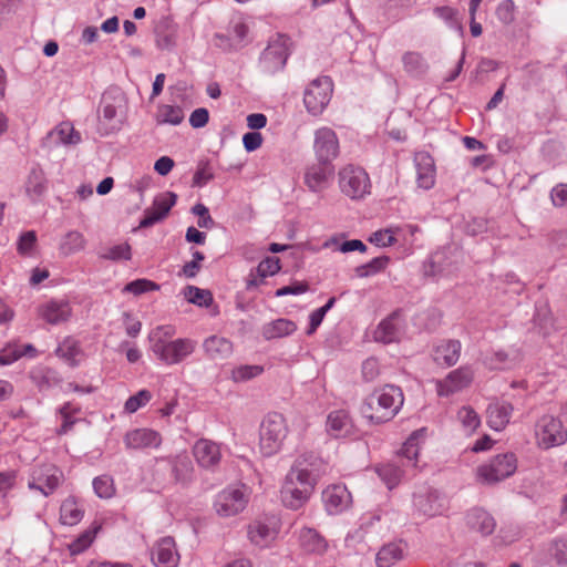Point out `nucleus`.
Wrapping results in <instances>:
<instances>
[{
	"label": "nucleus",
	"instance_id": "nucleus-62",
	"mask_svg": "<svg viewBox=\"0 0 567 567\" xmlns=\"http://www.w3.org/2000/svg\"><path fill=\"white\" fill-rule=\"evenodd\" d=\"M37 243L34 230L24 231L20 235L17 249L20 255H30Z\"/></svg>",
	"mask_w": 567,
	"mask_h": 567
},
{
	"label": "nucleus",
	"instance_id": "nucleus-52",
	"mask_svg": "<svg viewBox=\"0 0 567 567\" xmlns=\"http://www.w3.org/2000/svg\"><path fill=\"white\" fill-rule=\"evenodd\" d=\"M156 44L162 50H169L175 45V30L169 27L168 21H162L155 28Z\"/></svg>",
	"mask_w": 567,
	"mask_h": 567
},
{
	"label": "nucleus",
	"instance_id": "nucleus-50",
	"mask_svg": "<svg viewBox=\"0 0 567 567\" xmlns=\"http://www.w3.org/2000/svg\"><path fill=\"white\" fill-rule=\"evenodd\" d=\"M433 13L443 20L449 28L463 33V25L460 20V12L457 9L449 6L435 7L433 9Z\"/></svg>",
	"mask_w": 567,
	"mask_h": 567
},
{
	"label": "nucleus",
	"instance_id": "nucleus-32",
	"mask_svg": "<svg viewBox=\"0 0 567 567\" xmlns=\"http://www.w3.org/2000/svg\"><path fill=\"white\" fill-rule=\"evenodd\" d=\"M312 492L284 482L280 491L282 504L290 509H299L307 503Z\"/></svg>",
	"mask_w": 567,
	"mask_h": 567
},
{
	"label": "nucleus",
	"instance_id": "nucleus-12",
	"mask_svg": "<svg viewBox=\"0 0 567 567\" xmlns=\"http://www.w3.org/2000/svg\"><path fill=\"white\" fill-rule=\"evenodd\" d=\"M63 472L54 465H42L33 470L28 482L30 489L41 492L44 496L51 495L63 482Z\"/></svg>",
	"mask_w": 567,
	"mask_h": 567
},
{
	"label": "nucleus",
	"instance_id": "nucleus-19",
	"mask_svg": "<svg viewBox=\"0 0 567 567\" xmlns=\"http://www.w3.org/2000/svg\"><path fill=\"white\" fill-rule=\"evenodd\" d=\"M473 381V371L467 367L458 368L447 374L437 383V393L441 396H449L467 388Z\"/></svg>",
	"mask_w": 567,
	"mask_h": 567
},
{
	"label": "nucleus",
	"instance_id": "nucleus-1",
	"mask_svg": "<svg viewBox=\"0 0 567 567\" xmlns=\"http://www.w3.org/2000/svg\"><path fill=\"white\" fill-rule=\"evenodd\" d=\"M404 395L400 386L384 384L374 389L363 401L361 412L375 424L391 421L401 410Z\"/></svg>",
	"mask_w": 567,
	"mask_h": 567
},
{
	"label": "nucleus",
	"instance_id": "nucleus-3",
	"mask_svg": "<svg viewBox=\"0 0 567 567\" xmlns=\"http://www.w3.org/2000/svg\"><path fill=\"white\" fill-rule=\"evenodd\" d=\"M288 434V426L282 414L268 413L261 422L259 446L265 456L276 454L282 446Z\"/></svg>",
	"mask_w": 567,
	"mask_h": 567
},
{
	"label": "nucleus",
	"instance_id": "nucleus-61",
	"mask_svg": "<svg viewBox=\"0 0 567 567\" xmlns=\"http://www.w3.org/2000/svg\"><path fill=\"white\" fill-rule=\"evenodd\" d=\"M457 417L467 431H474L480 425L477 413L470 406H463L460 409Z\"/></svg>",
	"mask_w": 567,
	"mask_h": 567
},
{
	"label": "nucleus",
	"instance_id": "nucleus-23",
	"mask_svg": "<svg viewBox=\"0 0 567 567\" xmlns=\"http://www.w3.org/2000/svg\"><path fill=\"white\" fill-rule=\"evenodd\" d=\"M161 443V434L146 427L128 431L124 436V444L131 450L156 449Z\"/></svg>",
	"mask_w": 567,
	"mask_h": 567
},
{
	"label": "nucleus",
	"instance_id": "nucleus-56",
	"mask_svg": "<svg viewBox=\"0 0 567 567\" xmlns=\"http://www.w3.org/2000/svg\"><path fill=\"white\" fill-rule=\"evenodd\" d=\"M95 494L101 498H110L114 494L113 480L107 475H101L93 480Z\"/></svg>",
	"mask_w": 567,
	"mask_h": 567
},
{
	"label": "nucleus",
	"instance_id": "nucleus-17",
	"mask_svg": "<svg viewBox=\"0 0 567 567\" xmlns=\"http://www.w3.org/2000/svg\"><path fill=\"white\" fill-rule=\"evenodd\" d=\"M322 501L329 514H339L350 507L352 496L344 484H332L322 492Z\"/></svg>",
	"mask_w": 567,
	"mask_h": 567
},
{
	"label": "nucleus",
	"instance_id": "nucleus-33",
	"mask_svg": "<svg viewBox=\"0 0 567 567\" xmlns=\"http://www.w3.org/2000/svg\"><path fill=\"white\" fill-rule=\"evenodd\" d=\"M406 546L402 542H393L383 545L377 553L378 567H391L404 557Z\"/></svg>",
	"mask_w": 567,
	"mask_h": 567
},
{
	"label": "nucleus",
	"instance_id": "nucleus-35",
	"mask_svg": "<svg viewBox=\"0 0 567 567\" xmlns=\"http://www.w3.org/2000/svg\"><path fill=\"white\" fill-rule=\"evenodd\" d=\"M513 406L506 402H494L487 408V423L491 429L502 431L509 422Z\"/></svg>",
	"mask_w": 567,
	"mask_h": 567
},
{
	"label": "nucleus",
	"instance_id": "nucleus-20",
	"mask_svg": "<svg viewBox=\"0 0 567 567\" xmlns=\"http://www.w3.org/2000/svg\"><path fill=\"white\" fill-rule=\"evenodd\" d=\"M414 507L425 516H436L445 509L444 497L435 489H425L413 496Z\"/></svg>",
	"mask_w": 567,
	"mask_h": 567
},
{
	"label": "nucleus",
	"instance_id": "nucleus-28",
	"mask_svg": "<svg viewBox=\"0 0 567 567\" xmlns=\"http://www.w3.org/2000/svg\"><path fill=\"white\" fill-rule=\"evenodd\" d=\"M248 538L258 547H267L277 537L278 530L275 524L255 520L248 526Z\"/></svg>",
	"mask_w": 567,
	"mask_h": 567
},
{
	"label": "nucleus",
	"instance_id": "nucleus-29",
	"mask_svg": "<svg viewBox=\"0 0 567 567\" xmlns=\"http://www.w3.org/2000/svg\"><path fill=\"white\" fill-rule=\"evenodd\" d=\"M462 344L458 340H443L433 350V360L445 367L454 365L461 354Z\"/></svg>",
	"mask_w": 567,
	"mask_h": 567
},
{
	"label": "nucleus",
	"instance_id": "nucleus-22",
	"mask_svg": "<svg viewBox=\"0 0 567 567\" xmlns=\"http://www.w3.org/2000/svg\"><path fill=\"white\" fill-rule=\"evenodd\" d=\"M193 454L198 465L207 470L215 468L221 460L219 445L207 439L196 441L193 446Z\"/></svg>",
	"mask_w": 567,
	"mask_h": 567
},
{
	"label": "nucleus",
	"instance_id": "nucleus-10",
	"mask_svg": "<svg viewBox=\"0 0 567 567\" xmlns=\"http://www.w3.org/2000/svg\"><path fill=\"white\" fill-rule=\"evenodd\" d=\"M313 153L317 161L333 164L340 154V144L332 128L323 126L315 131Z\"/></svg>",
	"mask_w": 567,
	"mask_h": 567
},
{
	"label": "nucleus",
	"instance_id": "nucleus-13",
	"mask_svg": "<svg viewBox=\"0 0 567 567\" xmlns=\"http://www.w3.org/2000/svg\"><path fill=\"white\" fill-rule=\"evenodd\" d=\"M288 56L289 52L285 39L279 38L271 41L261 53L259 59L260 69L267 74L281 71L286 65Z\"/></svg>",
	"mask_w": 567,
	"mask_h": 567
},
{
	"label": "nucleus",
	"instance_id": "nucleus-40",
	"mask_svg": "<svg viewBox=\"0 0 567 567\" xmlns=\"http://www.w3.org/2000/svg\"><path fill=\"white\" fill-rule=\"evenodd\" d=\"M424 435V430L414 431L403 443L400 452H399V462L404 463L406 461V465L415 466L417 462V456L420 452L419 440Z\"/></svg>",
	"mask_w": 567,
	"mask_h": 567
},
{
	"label": "nucleus",
	"instance_id": "nucleus-46",
	"mask_svg": "<svg viewBox=\"0 0 567 567\" xmlns=\"http://www.w3.org/2000/svg\"><path fill=\"white\" fill-rule=\"evenodd\" d=\"M184 120V112L179 106L163 104L158 106L156 114L157 124L178 125Z\"/></svg>",
	"mask_w": 567,
	"mask_h": 567
},
{
	"label": "nucleus",
	"instance_id": "nucleus-21",
	"mask_svg": "<svg viewBox=\"0 0 567 567\" xmlns=\"http://www.w3.org/2000/svg\"><path fill=\"white\" fill-rule=\"evenodd\" d=\"M152 561L156 567H177L179 555L173 537L161 538L152 550Z\"/></svg>",
	"mask_w": 567,
	"mask_h": 567
},
{
	"label": "nucleus",
	"instance_id": "nucleus-63",
	"mask_svg": "<svg viewBox=\"0 0 567 567\" xmlns=\"http://www.w3.org/2000/svg\"><path fill=\"white\" fill-rule=\"evenodd\" d=\"M192 213L194 215L198 216V220H197L198 227L207 228V229H210L214 227L215 221L212 218V216L209 215L208 208L204 204L198 203V204L194 205L192 207Z\"/></svg>",
	"mask_w": 567,
	"mask_h": 567
},
{
	"label": "nucleus",
	"instance_id": "nucleus-25",
	"mask_svg": "<svg viewBox=\"0 0 567 567\" xmlns=\"http://www.w3.org/2000/svg\"><path fill=\"white\" fill-rule=\"evenodd\" d=\"M416 168V183L420 188L430 189L435 183L434 159L427 152H417L414 155Z\"/></svg>",
	"mask_w": 567,
	"mask_h": 567
},
{
	"label": "nucleus",
	"instance_id": "nucleus-30",
	"mask_svg": "<svg viewBox=\"0 0 567 567\" xmlns=\"http://www.w3.org/2000/svg\"><path fill=\"white\" fill-rule=\"evenodd\" d=\"M467 526L483 536L494 533L496 522L494 517L483 508H473L466 515Z\"/></svg>",
	"mask_w": 567,
	"mask_h": 567
},
{
	"label": "nucleus",
	"instance_id": "nucleus-31",
	"mask_svg": "<svg viewBox=\"0 0 567 567\" xmlns=\"http://www.w3.org/2000/svg\"><path fill=\"white\" fill-rule=\"evenodd\" d=\"M534 313V330L538 328V333L546 337L555 327V320L549 308L547 297H542L536 305Z\"/></svg>",
	"mask_w": 567,
	"mask_h": 567
},
{
	"label": "nucleus",
	"instance_id": "nucleus-49",
	"mask_svg": "<svg viewBox=\"0 0 567 567\" xmlns=\"http://www.w3.org/2000/svg\"><path fill=\"white\" fill-rule=\"evenodd\" d=\"M183 293L188 302L198 307L208 308L213 303V296L209 290L200 289L195 286H186Z\"/></svg>",
	"mask_w": 567,
	"mask_h": 567
},
{
	"label": "nucleus",
	"instance_id": "nucleus-57",
	"mask_svg": "<svg viewBox=\"0 0 567 567\" xmlns=\"http://www.w3.org/2000/svg\"><path fill=\"white\" fill-rule=\"evenodd\" d=\"M152 399V393L148 390H140L136 394L130 396L124 405L127 413H134L142 406L146 405Z\"/></svg>",
	"mask_w": 567,
	"mask_h": 567
},
{
	"label": "nucleus",
	"instance_id": "nucleus-41",
	"mask_svg": "<svg viewBox=\"0 0 567 567\" xmlns=\"http://www.w3.org/2000/svg\"><path fill=\"white\" fill-rule=\"evenodd\" d=\"M299 542L306 551L318 555L323 554L328 547L326 539L312 528H302L299 533Z\"/></svg>",
	"mask_w": 567,
	"mask_h": 567
},
{
	"label": "nucleus",
	"instance_id": "nucleus-16",
	"mask_svg": "<svg viewBox=\"0 0 567 567\" xmlns=\"http://www.w3.org/2000/svg\"><path fill=\"white\" fill-rule=\"evenodd\" d=\"M176 200L177 195L173 192H165L155 197L152 207L144 212L140 227L148 228L163 220L168 215L171 208L176 204Z\"/></svg>",
	"mask_w": 567,
	"mask_h": 567
},
{
	"label": "nucleus",
	"instance_id": "nucleus-37",
	"mask_svg": "<svg viewBox=\"0 0 567 567\" xmlns=\"http://www.w3.org/2000/svg\"><path fill=\"white\" fill-rule=\"evenodd\" d=\"M297 330V324L289 319L279 318L265 323L261 327V336L265 340L284 338L292 334Z\"/></svg>",
	"mask_w": 567,
	"mask_h": 567
},
{
	"label": "nucleus",
	"instance_id": "nucleus-39",
	"mask_svg": "<svg viewBox=\"0 0 567 567\" xmlns=\"http://www.w3.org/2000/svg\"><path fill=\"white\" fill-rule=\"evenodd\" d=\"M47 188V178L43 171L39 167H33L25 183L27 195L35 203L45 194Z\"/></svg>",
	"mask_w": 567,
	"mask_h": 567
},
{
	"label": "nucleus",
	"instance_id": "nucleus-4",
	"mask_svg": "<svg viewBox=\"0 0 567 567\" xmlns=\"http://www.w3.org/2000/svg\"><path fill=\"white\" fill-rule=\"evenodd\" d=\"M517 468V460L513 453L498 454L476 470L477 478L483 484H496L512 476Z\"/></svg>",
	"mask_w": 567,
	"mask_h": 567
},
{
	"label": "nucleus",
	"instance_id": "nucleus-5",
	"mask_svg": "<svg viewBox=\"0 0 567 567\" xmlns=\"http://www.w3.org/2000/svg\"><path fill=\"white\" fill-rule=\"evenodd\" d=\"M338 176L341 192L351 199H361L370 193V178L363 168L349 164Z\"/></svg>",
	"mask_w": 567,
	"mask_h": 567
},
{
	"label": "nucleus",
	"instance_id": "nucleus-15",
	"mask_svg": "<svg viewBox=\"0 0 567 567\" xmlns=\"http://www.w3.org/2000/svg\"><path fill=\"white\" fill-rule=\"evenodd\" d=\"M458 260V251L452 246H445L434 251L424 265L427 276L450 274Z\"/></svg>",
	"mask_w": 567,
	"mask_h": 567
},
{
	"label": "nucleus",
	"instance_id": "nucleus-36",
	"mask_svg": "<svg viewBox=\"0 0 567 567\" xmlns=\"http://www.w3.org/2000/svg\"><path fill=\"white\" fill-rule=\"evenodd\" d=\"M203 348L212 360H224L233 353V343L228 339L218 336L208 337L204 341Z\"/></svg>",
	"mask_w": 567,
	"mask_h": 567
},
{
	"label": "nucleus",
	"instance_id": "nucleus-58",
	"mask_svg": "<svg viewBox=\"0 0 567 567\" xmlns=\"http://www.w3.org/2000/svg\"><path fill=\"white\" fill-rule=\"evenodd\" d=\"M158 289H159V286L156 282L148 280V279H144V278L133 280L124 287V291L131 292L135 296H140L142 293L158 290Z\"/></svg>",
	"mask_w": 567,
	"mask_h": 567
},
{
	"label": "nucleus",
	"instance_id": "nucleus-60",
	"mask_svg": "<svg viewBox=\"0 0 567 567\" xmlns=\"http://www.w3.org/2000/svg\"><path fill=\"white\" fill-rule=\"evenodd\" d=\"M280 270V260L277 257H266L261 260L257 268L256 272L261 279L274 276Z\"/></svg>",
	"mask_w": 567,
	"mask_h": 567
},
{
	"label": "nucleus",
	"instance_id": "nucleus-27",
	"mask_svg": "<svg viewBox=\"0 0 567 567\" xmlns=\"http://www.w3.org/2000/svg\"><path fill=\"white\" fill-rule=\"evenodd\" d=\"M520 359L518 351L491 350L483 354V364L489 370H505L513 368Z\"/></svg>",
	"mask_w": 567,
	"mask_h": 567
},
{
	"label": "nucleus",
	"instance_id": "nucleus-44",
	"mask_svg": "<svg viewBox=\"0 0 567 567\" xmlns=\"http://www.w3.org/2000/svg\"><path fill=\"white\" fill-rule=\"evenodd\" d=\"M83 509L74 496L65 498L60 507V522L63 525H76L83 518Z\"/></svg>",
	"mask_w": 567,
	"mask_h": 567
},
{
	"label": "nucleus",
	"instance_id": "nucleus-43",
	"mask_svg": "<svg viewBox=\"0 0 567 567\" xmlns=\"http://www.w3.org/2000/svg\"><path fill=\"white\" fill-rule=\"evenodd\" d=\"M405 466V463H386L375 468L379 477L384 482L389 489L394 488L401 482Z\"/></svg>",
	"mask_w": 567,
	"mask_h": 567
},
{
	"label": "nucleus",
	"instance_id": "nucleus-59",
	"mask_svg": "<svg viewBox=\"0 0 567 567\" xmlns=\"http://www.w3.org/2000/svg\"><path fill=\"white\" fill-rule=\"evenodd\" d=\"M214 178L213 169L208 161H200L193 177V186L203 187Z\"/></svg>",
	"mask_w": 567,
	"mask_h": 567
},
{
	"label": "nucleus",
	"instance_id": "nucleus-9",
	"mask_svg": "<svg viewBox=\"0 0 567 567\" xmlns=\"http://www.w3.org/2000/svg\"><path fill=\"white\" fill-rule=\"evenodd\" d=\"M536 436L538 446L548 450L563 445L567 441V431L558 419L546 415L537 423Z\"/></svg>",
	"mask_w": 567,
	"mask_h": 567
},
{
	"label": "nucleus",
	"instance_id": "nucleus-38",
	"mask_svg": "<svg viewBox=\"0 0 567 567\" xmlns=\"http://www.w3.org/2000/svg\"><path fill=\"white\" fill-rule=\"evenodd\" d=\"M41 316L50 324L66 321L71 316V308L66 301L51 300L41 309Z\"/></svg>",
	"mask_w": 567,
	"mask_h": 567
},
{
	"label": "nucleus",
	"instance_id": "nucleus-11",
	"mask_svg": "<svg viewBox=\"0 0 567 567\" xmlns=\"http://www.w3.org/2000/svg\"><path fill=\"white\" fill-rule=\"evenodd\" d=\"M334 173L333 164L317 161L305 167L303 184L311 193H322L329 188Z\"/></svg>",
	"mask_w": 567,
	"mask_h": 567
},
{
	"label": "nucleus",
	"instance_id": "nucleus-2",
	"mask_svg": "<svg viewBox=\"0 0 567 567\" xmlns=\"http://www.w3.org/2000/svg\"><path fill=\"white\" fill-rule=\"evenodd\" d=\"M97 130L102 136L116 133L121 130L127 113V97L118 87L106 90L100 104Z\"/></svg>",
	"mask_w": 567,
	"mask_h": 567
},
{
	"label": "nucleus",
	"instance_id": "nucleus-53",
	"mask_svg": "<svg viewBox=\"0 0 567 567\" xmlns=\"http://www.w3.org/2000/svg\"><path fill=\"white\" fill-rule=\"evenodd\" d=\"M390 258L388 256L375 257L367 264L358 266L354 271L360 278H367L373 276L388 266Z\"/></svg>",
	"mask_w": 567,
	"mask_h": 567
},
{
	"label": "nucleus",
	"instance_id": "nucleus-45",
	"mask_svg": "<svg viewBox=\"0 0 567 567\" xmlns=\"http://www.w3.org/2000/svg\"><path fill=\"white\" fill-rule=\"evenodd\" d=\"M30 378L40 391L49 390L58 385L61 381L56 371L50 368L34 370L31 372Z\"/></svg>",
	"mask_w": 567,
	"mask_h": 567
},
{
	"label": "nucleus",
	"instance_id": "nucleus-47",
	"mask_svg": "<svg viewBox=\"0 0 567 567\" xmlns=\"http://www.w3.org/2000/svg\"><path fill=\"white\" fill-rule=\"evenodd\" d=\"M404 70L414 76L424 74L427 70V64L423 56L417 52H405L402 56Z\"/></svg>",
	"mask_w": 567,
	"mask_h": 567
},
{
	"label": "nucleus",
	"instance_id": "nucleus-48",
	"mask_svg": "<svg viewBox=\"0 0 567 567\" xmlns=\"http://www.w3.org/2000/svg\"><path fill=\"white\" fill-rule=\"evenodd\" d=\"M99 258L110 261L130 260L132 258V248L127 243L115 245L99 251Z\"/></svg>",
	"mask_w": 567,
	"mask_h": 567
},
{
	"label": "nucleus",
	"instance_id": "nucleus-7",
	"mask_svg": "<svg viewBox=\"0 0 567 567\" xmlns=\"http://www.w3.org/2000/svg\"><path fill=\"white\" fill-rule=\"evenodd\" d=\"M333 91V84L329 76L315 79L306 89L303 103L312 115H319L328 105Z\"/></svg>",
	"mask_w": 567,
	"mask_h": 567
},
{
	"label": "nucleus",
	"instance_id": "nucleus-51",
	"mask_svg": "<svg viewBox=\"0 0 567 567\" xmlns=\"http://www.w3.org/2000/svg\"><path fill=\"white\" fill-rule=\"evenodd\" d=\"M58 141L64 145H75L81 141L80 133L74 130L71 123L62 122L52 132Z\"/></svg>",
	"mask_w": 567,
	"mask_h": 567
},
{
	"label": "nucleus",
	"instance_id": "nucleus-8",
	"mask_svg": "<svg viewBox=\"0 0 567 567\" xmlns=\"http://www.w3.org/2000/svg\"><path fill=\"white\" fill-rule=\"evenodd\" d=\"M317 462H319V460L312 454L299 456L286 475L285 483L313 491L317 483V475L315 474L313 467Z\"/></svg>",
	"mask_w": 567,
	"mask_h": 567
},
{
	"label": "nucleus",
	"instance_id": "nucleus-54",
	"mask_svg": "<svg viewBox=\"0 0 567 567\" xmlns=\"http://www.w3.org/2000/svg\"><path fill=\"white\" fill-rule=\"evenodd\" d=\"M264 372V368L257 364H245L235 368L231 371V379L235 382H246L249 381Z\"/></svg>",
	"mask_w": 567,
	"mask_h": 567
},
{
	"label": "nucleus",
	"instance_id": "nucleus-14",
	"mask_svg": "<svg viewBox=\"0 0 567 567\" xmlns=\"http://www.w3.org/2000/svg\"><path fill=\"white\" fill-rule=\"evenodd\" d=\"M248 499L241 488L229 487L216 496L214 507L219 516L229 517L244 511Z\"/></svg>",
	"mask_w": 567,
	"mask_h": 567
},
{
	"label": "nucleus",
	"instance_id": "nucleus-18",
	"mask_svg": "<svg viewBox=\"0 0 567 567\" xmlns=\"http://www.w3.org/2000/svg\"><path fill=\"white\" fill-rule=\"evenodd\" d=\"M403 328L401 312L395 310L378 324L373 333L374 340L382 343L396 342L403 334Z\"/></svg>",
	"mask_w": 567,
	"mask_h": 567
},
{
	"label": "nucleus",
	"instance_id": "nucleus-42",
	"mask_svg": "<svg viewBox=\"0 0 567 567\" xmlns=\"http://www.w3.org/2000/svg\"><path fill=\"white\" fill-rule=\"evenodd\" d=\"M86 247V239L79 230L68 231L60 240L59 251L63 257H69L73 254L84 250Z\"/></svg>",
	"mask_w": 567,
	"mask_h": 567
},
{
	"label": "nucleus",
	"instance_id": "nucleus-26",
	"mask_svg": "<svg viewBox=\"0 0 567 567\" xmlns=\"http://www.w3.org/2000/svg\"><path fill=\"white\" fill-rule=\"evenodd\" d=\"M55 355L70 368H76L85 357L81 342L74 337H65L55 349Z\"/></svg>",
	"mask_w": 567,
	"mask_h": 567
},
{
	"label": "nucleus",
	"instance_id": "nucleus-64",
	"mask_svg": "<svg viewBox=\"0 0 567 567\" xmlns=\"http://www.w3.org/2000/svg\"><path fill=\"white\" fill-rule=\"evenodd\" d=\"M361 370L363 380L372 382L380 373V364L375 358H368L363 361Z\"/></svg>",
	"mask_w": 567,
	"mask_h": 567
},
{
	"label": "nucleus",
	"instance_id": "nucleus-55",
	"mask_svg": "<svg viewBox=\"0 0 567 567\" xmlns=\"http://www.w3.org/2000/svg\"><path fill=\"white\" fill-rule=\"evenodd\" d=\"M549 556L558 565H567V539H554L547 548Z\"/></svg>",
	"mask_w": 567,
	"mask_h": 567
},
{
	"label": "nucleus",
	"instance_id": "nucleus-24",
	"mask_svg": "<svg viewBox=\"0 0 567 567\" xmlns=\"http://www.w3.org/2000/svg\"><path fill=\"white\" fill-rule=\"evenodd\" d=\"M163 460L169 464L172 475L176 483L186 485L194 480V464L186 452Z\"/></svg>",
	"mask_w": 567,
	"mask_h": 567
},
{
	"label": "nucleus",
	"instance_id": "nucleus-34",
	"mask_svg": "<svg viewBox=\"0 0 567 567\" xmlns=\"http://www.w3.org/2000/svg\"><path fill=\"white\" fill-rule=\"evenodd\" d=\"M352 422L348 412L343 410H337L329 413L327 419V431L328 433L338 439L347 436L351 433Z\"/></svg>",
	"mask_w": 567,
	"mask_h": 567
},
{
	"label": "nucleus",
	"instance_id": "nucleus-6",
	"mask_svg": "<svg viewBox=\"0 0 567 567\" xmlns=\"http://www.w3.org/2000/svg\"><path fill=\"white\" fill-rule=\"evenodd\" d=\"M196 348V342L188 338H178L166 342L156 340L151 350L154 355L167 365L178 364L189 357Z\"/></svg>",
	"mask_w": 567,
	"mask_h": 567
}]
</instances>
